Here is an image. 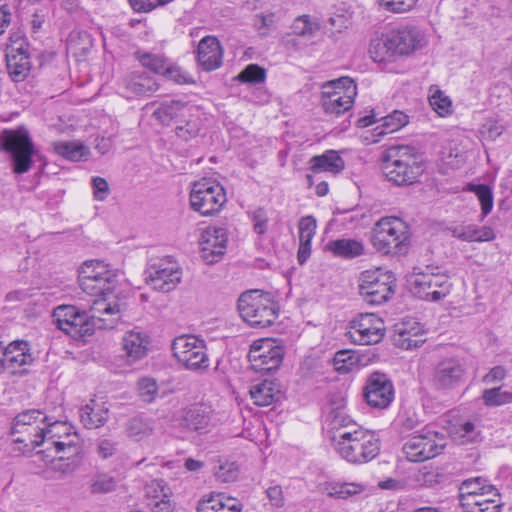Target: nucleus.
<instances>
[{
    "label": "nucleus",
    "mask_w": 512,
    "mask_h": 512,
    "mask_svg": "<svg viewBox=\"0 0 512 512\" xmlns=\"http://www.w3.org/2000/svg\"><path fill=\"white\" fill-rule=\"evenodd\" d=\"M327 249L335 256L352 259L364 254V245L356 239H337L328 242Z\"/></svg>",
    "instance_id": "c9c22d12"
},
{
    "label": "nucleus",
    "mask_w": 512,
    "mask_h": 512,
    "mask_svg": "<svg viewBox=\"0 0 512 512\" xmlns=\"http://www.w3.org/2000/svg\"><path fill=\"white\" fill-rule=\"evenodd\" d=\"M266 71L264 68L257 64L248 65L243 71H241L237 79L242 83L257 84L265 81Z\"/></svg>",
    "instance_id": "6e6d98bb"
},
{
    "label": "nucleus",
    "mask_w": 512,
    "mask_h": 512,
    "mask_svg": "<svg viewBox=\"0 0 512 512\" xmlns=\"http://www.w3.org/2000/svg\"><path fill=\"white\" fill-rule=\"evenodd\" d=\"M333 421L331 441L337 453L352 464H363L373 460L380 452V439L370 430L355 424L337 426Z\"/></svg>",
    "instance_id": "f03ea898"
},
{
    "label": "nucleus",
    "mask_w": 512,
    "mask_h": 512,
    "mask_svg": "<svg viewBox=\"0 0 512 512\" xmlns=\"http://www.w3.org/2000/svg\"><path fill=\"white\" fill-rule=\"evenodd\" d=\"M104 316L105 315H101L100 319H92L91 308L89 309V315L85 311L78 310L71 320L70 325L66 328V334L72 337L91 334L92 326L99 329L113 328L118 316H113L112 319L105 318Z\"/></svg>",
    "instance_id": "412c9836"
},
{
    "label": "nucleus",
    "mask_w": 512,
    "mask_h": 512,
    "mask_svg": "<svg viewBox=\"0 0 512 512\" xmlns=\"http://www.w3.org/2000/svg\"><path fill=\"white\" fill-rule=\"evenodd\" d=\"M26 46L24 42H13L7 46V69L14 81L24 80L30 71L31 63Z\"/></svg>",
    "instance_id": "aec40b11"
},
{
    "label": "nucleus",
    "mask_w": 512,
    "mask_h": 512,
    "mask_svg": "<svg viewBox=\"0 0 512 512\" xmlns=\"http://www.w3.org/2000/svg\"><path fill=\"white\" fill-rule=\"evenodd\" d=\"M465 380V368L456 358H445L438 362L432 374V385L437 391H451Z\"/></svg>",
    "instance_id": "a211bd4d"
},
{
    "label": "nucleus",
    "mask_w": 512,
    "mask_h": 512,
    "mask_svg": "<svg viewBox=\"0 0 512 512\" xmlns=\"http://www.w3.org/2000/svg\"><path fill=\"white\" fill-rule=\"evenodd\" d=\"M452 435L460 443L471 442L476 437L475 425L471 421H466L454 427Z\"/></svg>",
    "instance_id": "bf43d9fd"
},
{
    "label": "nucleus",
    "mask_w": 512,
    "mask_h": 512,
    "mask_svg": "<svg viewBox=\"0 0 512 512\" xmlns=\"http://www.w3.org/2000/svg\"><path fill=\"white\" fill-rule=\"evenodd\" d=\"M136 56L142 66L157 74H163L168 64L167 59L161 55L137 52Z\"/></svg>",
    "instance_id": "603ef678"
},
{
    "label": "nucleus",
    "mask_w": 512,
    "mask_h": 512,
    "mask_svg": "<svg viewBox=\"0 0 512 512\" xmlns=\"http://www.w3.org/2000/svg\"><path fill=\"white\" fill-rule=\"evenodd\" d=\"M410 232L408 225L397 217L381 218L371 236L373 247L382 254H405L408 251Z\"/></svg>",
    "instance_id": "423d86ee"
},
{
    "label": "nucleus",
    "mask_w": 512,
    "mask_h": 512,
    "mask_svg": "<svg viewBox=\"0 0 512 512\" xmlns=\"http://www.w3.org/2000/svg\"><path fill=\"white\" fill-rule=\"evenodd\" d=\"M166 78L174 81L177 84L192 83V79L188 74L183 72L180 67L167 64L163 74Z\"/></svg>",
    "instance_id": "0e129e2a"
},
{
    "label": "nucleus",
    "mask_w": 512,
    "mask_h": 512,
    "mask_svg": "<svg viewBox=\"0 0 512 512\" xmlns=\"http://www.w3.org/2000/svg\"><path fill=\"white\" fill-rule=\"evenodd\" d=\"M291 29L294 35L310 40L319 34L320 23L315 17L301 15L293 21Z\"/></svg>",
    "instance_id": "37998d69"
},
{
    "label": "nucleus",
    "mask_w": 512,
    "mask_h": 512,
    "mask_svg": "<svg viewBox=\"0 0 512 512\" xmlns=\"http://www.w3.org/2000/svg\"><path fill=\"white\" fill-rule=\"evenodd\" d=\"M150 338L145 332L133 329L122 337V350L127 361L134 363L147 355Z\"/></svg>",
    "instance_id": "393cba45"
},
{
    "label": "nucleus",
    "mask_w": 512,
    "mask_h": 512,
    "mask_svg": "<svg viewBox=\"0 0 512 512\" xmlns=\"http://www.w3.org/2000/svg\"><path fill=\"white\" fill-rule=\"evenodd\" d=\"M166 495L167 494L164 491V486L162 484V481L153 480L145 486V496H146L147 502H153L157 498L161 499V498L165 497Z\"/></svg>",
    "instance_id": "69168bd1"
},
{
    "label": "nucleus",
    "mask_w": 512,
    "mask_h": 512,
    "mask_svg": "<svg viewBox=\"0 0 512 512\" xmlns=\"http://www.w3.org/2000/svg\"><path fill=\"white\" fill-rule=\"evenodd\" d=\"M174 357L185 368L193 371H203L209 367L206 343L203 339L184 334L176 337L172 342Z\"/></svg>",
    "instance_id": "9d476101"
},
{
    "label": "nucleus",
    "mask_w": 512,
    "mask_h": 512,
    "mask_svg": "<svg viewBox=\"0 0 512 512\" xmlns=\"http://www.w3.org/2000/svg\"><path fill=\"white\" fill-rule=\"evenodd\" d=\"M411 285L413 294L427 301H439L445 298L452 287L448 276L423 272L415 275Z\"/></svg>",
    "instance_id": "dca6fc26"
},
{
    "label": "nucleus",
    "mask_w": 512,
    "mask_h": 512,
    "mask_svg": "<svg viewBox=\"0 0 512 512\" xmlns=\"http://www.w3.org/2000/svg\"><path fill=\"white\" fill-rule=\"evenodd\" d=\"M422 327L416 321H403L395 325V342L402 349H412L424 343Z\"/></svg>",
    "instance_id": "bb28decb"
},
{
    "label": "nucleus",
    "mask_w": 512,
    "mask_h": 512,
    "mask_svg": "<svg viewBox=\"0 0 512 512\" xmlns=\"http://www.w3.org/2000/svg\"><path fill=\"white\" fill-rule=\"evenodd\" d=\"M145 279L153 289L169 292L180 282L181 271L178 264L171 259H159L147 266Z\"/></svg>",
    "instance_id": "2eb2a0df"
},
{
    "label": "nucleus",
    "mask_w": 512,
    "mask_h": 512,
    "mask_svg": "<svg viewBox=\"0 0 512 512\" xmlns=\"http://www.w3.org/2000/svg\"><path fill=\"white\" fill-rule=\"evenodd\" d=\"M176 135L184 140L189 141L198 136L200 132V119L198 112H191L185 118H181L175 127Z\"/></svg>",
    "instance_id": "a18cd8bd"
},
{
    "label": "nucleus",
    "mask_w": 512,
    "mask_h": 512,
    "mask_svg": "<svg viewBox=\"0 0 512 512\" xmlns=\"http://www.w3.org/2000/svg\"><path fill=\"white\" fill-rule=\"evenodd\" d=\"M212 409L206 404H195L187 408L183 415V425L190 430L205 431L211 420Z\"/></svg>",
    "instance_id": "7c9ffc66"
},
{
    "label": "nucleus",
    "mask_w": 512,
    "mask_h": 512,
    "mask_svg": "<svg viewBox=\"0 0 512 512\" xmlns=\"http://www.w3.org/2000/svg\"><path fill=\"white\" fill-rule=\"evenodd\" d=\"M469 191L476 194L481 204L482 218L486 217L493 208V192L492 189L485 184H470Z\"/></svg>",
    "instance_id": "de8ad7c7"
},
{
    "label": "nucleus",
    "mask_w": 512,
    "mask_h": 512,
    "mask_svg": "<svg viewBox=\"0 0 512 512\" xmlns=\"http://www.w3.org/2000/svg\"><path fill=\"white\" fill-rule=\"evenodd\" d=\"M429 103L439 116L445 117L452 113V101L438 88L429 96Z\"/></svg>",
    "instance_id": "3c124183"
},
{
    "label": "nucleus",
    "mask_w": 512,
    "mask_h": 512,
    "mask_svg": "<svg viewBox=\"0 0 512 512\" xmlns=\"http://www.w3.org/2000/svg\"><path fill=\"white\" fill-rule=\"evenodd\" d=\"M73 430V426L64 421L53 420L49 417L44 425L45 443L51 447H70L75 448L72 441H61V437H67L68 433Z\"/></svg>",
    "instance_id": "2f4dec72"
},
{
    "label": "nucleus",
    "mask_w": 512,
    "mask_h": 512,
    "mask_svg": "<svg viewBox=\"0 0 512 512\" xmlns=\"http://www.w3.org/2000/svg\"><path fill=\"white\" fill-rule=\"evenodd\" d=\"M381 171L385 179L398 187L418 182L424 168L418 160L414 147L392 145L381 154Z\"/></svg>",
    "instance_id": "7ed1b4c3"
},
{
    "label": "nucleus",
    "mask_w": 512,
    "mask_h": 512,
    "mask_svg": "<svg viewBox=\"0 0 512 512\" xmlns=\"http://www.w3.org/2000/svg\"><path fill=\"white\" fill-rule=\"evenodd\" d=\"M473 508H464V512H500L501 498L498 490L490 485L477 494Z\"/></svg>",
    "instance_id": "72a5a7b5"
},
{
    "label": "nucleus",
    "mask_w": 512,
    "mask_h": 512,
    "mask_svg": "<svg viewBox=\"0 0 512 512\" xmlns=\"http://www.w3.org/2000/svg\"><path fill=\"white\" fill-rule=\"evenodd\" d=\"M53 147L58 155L75 162L86 160L90 154L89 148L79 141H58Z\"/></svg>",
    "instance_id": "4c0bfd02"
},
{
    "label": "nucleus",
    "mask_w": 512,
    "mask_h": 512,
    "mask_svg": "<svg viewBox=\"0 0 512 512\" xmlns=\"http://www.w3.org/2000/svg\"><path fill=\"white\" fill-rule=\"evenodd\" d=\"M316 220L312 216H305L299 221V243L311 245L316 233Z\"/></svg>",
    "instance_id": "4d7b16f0"
},
{
    "label": "nucleus",
    "mask_w": 512,
    "mask_h": 512,
    "mask_svg": "<svg viewBox=\"0 0 512 512\" xmlns=\"http://www.w3.org/2000/svg\"><path fill=\"white\" fill-rule=\"evenodd\" d=\"M251 219L253 221V229L258 235H263L267 231L268 216L263 208H257L251 212Z\"/></svg>",
    "instance_id": "e2e57ef3"
},
{
    "label": "nucleus",
    "mask_w": 512,
    "mask_h": 512,
    "mask_svg": "<svg viewBox=\"0 0 512 512\" xmlns=\"http://www.w3.org/2000/svg\"><path fill=\"white\" fill-rule=\"evenodd\" d=\"M238 310L242 319L254 328L271 326L278 318V305L268 292L249 290L238 299Z\"/></svg>",
    "instance_id": "20e7f679"
},
{
    "label": "nucleus",
    "mask_w": 512,
    "mask_h": 512,
    "mask_svg": "<svg viewBox=\"0 0 512 512\" xmlns=\"http://www.w3.org/2000/svg\"><path fill=\"white\" fill-rule=\"evenodd\" d=\"M388 33L381 38L372 39L369 46V53L374 62H392L396 55L393 46L389 43Z\"/></svg>",
    "instance_id": "ea45409f"
},
{
    "label": "nucleus",
    "mask_w": 512,
    "mask_h": 512,
    "mask_svg": "<svg viewBox=\"0 0 512 512\" xmlns=\"http://www.w3.org/2000/svg\"><path fill=\"white\" fill-rule=\"evenodd\" d=\"M363 396L370 407L385 409L394 399L393 383L386 374L373 372L366 380Z\"/></svg>",
    "instance_id": "f3484780"
},
{
    "label": "nucleus",
    "mask_w": 512,
    "mask_h": 512,
    "mask_svg": "<svg viewBox=\"0 0 512 512\" xmlns=\"http://www.w3.org/2000/svg\"><path fill=\"white\" fill-rule=\"evenodd\" d=\"M116 486L114 478L107 474H97L91 484L92 492L106 493L112 491Z\"/></svg>",
    "instance_id": "052dcab7"
},
{
    "label": "nucleus",
    "mask_w": 512,
    "mask_h": 512,
    "mask_svg": "<svg viewBox=\"0 0 512 512\" xmlns=\"http://www.w3.org/2000/svg\"><path fill=\"white\" fill-rule=\"evenodd\" d=\"M228 241L227 231L223 227H208L201 235V256L208 264L219 261L224 255Z\"/></svg>",
    "instance_id": "6ab92c4d"
},
{
    "label": "nucleus",
    "mask_w": 512,
    "mask_h": 512,
    "mask_svg": "<svg viewBox=\"0 0 512 512\" xmlns=\"http://www.w3.org/2000/svg\"><path fill=\"white\" fill-rule=\"evenodd\" d=\"M310 169L313 173H339L344 169V160L334 150H328L310 159Z\"/></svg>",
    "instance_id": "473e14b6"
},
{
    "label": "nucleus",
    "mask_w": 512,
    "mask_h": 512,
    "mask_svg": "<svg viewBox=\"0 0 512 512\" xmlns=\"http://www.w3.org/2000/svg\"><path fill=\"white\" fill-rule=\"evenodd\" d=\"M126 97L149 95L158 89L153 77L143 72H132L122 80Z\"/></svg>",
    "instance_id": "c756f323"
},
{
    "label": "nucleus",
    "mask_w": 512,
    "mask_h": 512,
    "mask_svg": "<svg viewBox=\"0 0 512 512\" xmlns=\"http://www.w3.org/2000/svg\"><path fill=\"white\" fill-rule=\"evenodd\" d=\"M444 447L443 436L438 432L427 430L410 437L403 446V452L409 461L423 462L439 455Z\"/></svg>",
    "instance_id": "ddd939ff"
},
{
    "label": "nucleus",
    "mask_w": 512,
    "mask_h": 512,
    "mask_svg": "<svg viewBox=\"0 0 512 512\" xmlns=\"http://www.w3.org/2000/svg\"><path fill=\"white\" fill-rule=\"evenodd\" d=\"M227 202L224 187L215 180L202 179L193 184L190 192V205L201 215L218 213Z\"/></svg>",
    "instance_id": "1a4fd4ad"
},
{
    "label": "nucleus",
    "mask_w": 512,
    "mask_h": 512,
    "mask_svg": "<svg viewBox=\"0 0 512 512\" xmlns=\"http://www.w3.org/2000/svg\"><path fill=\"white\" fill-rule=\"evenodd\" d=\"M385 335L384 321L373 313L357 316L349 324L347 336L358 345H373L379 343Z\"/></svg>",
    "instance_id": "4468645a"
},
{
    "label": "nucleus",
    "mask_w": 512,
    "mask_h": 512,
    "mask_svg": "<svg viewBox=\"0 0 512 512\" xmlns=\"http://www.w3.org/2000/svg\"><path fill=\"white\" fill-rule=\"evenodd\" d=\"M365 489L366 486L358 482H331L325 486L327 495L337 499H347L364 492Z\"/></svg>",
    "instance_id": "79ce46f5"
},
{
    "label": "nucleus",
    "mask_w": 512,
    "mask_h": 512,
    "mask_svg": "<svg viewBox=\"0 0 512 512\" xmlns=\"http://www.w3.org/2000/svg\"><path fill=\"white\" fill-rule=\"evenodd\" d=\"M409 122V116L403 111L394 110L390 114L381 118V125L375 128L376 136H383L396 132L406 126Z\"/></svg>",
    "instance_id": "a19ab883"
},
{
    "label": "nucleus",
    "mask_w": 512,
    "mask_h": 512,
    "mask_svg": "<svg viewBox=\"0 0 512 512\" xmlns=\"http://www.w3.org/2000/svg\"><path fill=\"white\" fill-rule=\"evenodd\" d=\"M125 433L129 438L141 441L152 435L153 426L150 420L142 416H135L126 422Z\"/></svg>",
    "instance_id": "c03bdc74"
},
{
    "label": "nucleus",
    "mask_w": 512,
    "mask_h": 512,
    "mask_svg": "<svg viewBox=\"0 0 512 512\" xmlns=\"http://www.w3.org/2000/svg\"><path fill=\"white\" fill-rule=\"evenodd\" d=\"M454 237L467 242L491 241L495 238V233L490 227H477L475 225L457 226L452 230Z\"/></svg>",
    "instance_id": "e433bc0d"
},
{
    "label": "nucleus",
    "mask_w": 512,
    "mask_h": 512,
    "mask_svg": "<svg viewBox=\"0 0 512 512\" xmlns=\"http://www.w3.org/2000/svg\"><path fill=\"white\" fill-rule=\"evenodd\" d=\"M418 0H377L379 6L392 13L410 11Z\"/></svg>",
    "instance_id": "13d9d810"
},
{
    "label": "nucleus",
    "mask_w": 512,
    "mask_h": 512,
    "mask_svg": "<svg viewBox=\"0 0 512 512\" xmlns=\"http://www.w3.org/2000/svg\"><path fill=\"white\" fill-rule=\"evenodd\" d=\"M395 281L394 274L390 271L367 270L361 274L359 293L367 303L380 305L394 294Z\"/></svg>",
    "instance_id": "9b49d317"
},
{
    "label": "nucleus",
    "mask_w": 512,
    "mask_h": 512,
    "mask_svg": "<svg viewBox=\"0 0 512 512\" xmlns=\"http://www.w3.org/2000/svg\"><path fill=\"white\" fill-rule=\"evenodd\" d=\"M333 366L338 373L346 374L357 366V358L351 350H340L334 355Z\"/></svg>",
    "instance_id": "8fccbe9b"
},
{
    "label": "nucleus",
    "mask_w": 512,
    "mask_h": 512,
    "mask_svg": "<svg viewBox=\"0 0 512 512\" xmlns=\"http://www.w3.org/2000/svg\"><path fill=\"white\" fill-rule=\"evenodd\" d=\"M388 35L397 56L409 55L422 46L423 36L415 28L403 27L388 32Z\"/></svg>",
    "instance_id": "4be33fe9"
},
{
    "label": "nucleus",
    "mask_w": 512,
    "mask_h": 512,
    "mask_svg": "<svg viewBox=\"0 0 512 512\" xmlns=\"http://www.w3.org/2000/svg\"><path fill=\"white\" fill-rule=\"evenodd\" d=\"M81 289L97 298L91 304L92 319H100L101 315L119 316L126 308L124 297L114 292L117 274L108 264L99 260L83 263L79 271Z\"/></svg>",
    "instance_id": "f257e3e1"
},
{
    "label": "nucleus",
    "mask_w": 512,
    "mask_h": 512,
    "mask_svg": "<svg viewBox=\"0 0 512 512\" xmlns=\"http://www.w3.org/2000/svg\"><path fill=\"white\" fill-rule=\"evenodd\" d=\"M242 504L236 498L224 493H211L199 501L198 512H241Z\"/></svg>",
    "instance_id": "c85d7f7f"
},
{
    "label": "nucleus",
    "mask_w": 512,
    "mask_h": 512,
    "mask_svg": "<svg viewBox=\"0 0 512 512\" xmlns=\"http://www.w3.org/2000/svg\"><path fill=\"white\" fill-rule=\"evenodd\" d=\"M61 441L74 443L75 448L70 447H54L57 453L68 454V457H76L81 451V443L78 434L71 430L67 437H61Z\"/></svg>",
    "instance_id": "680f3d73"
},
{
    "label": "nucleus",
    "mask_w": 512,
    "mask_h": 512,
    "mask_svg": "<svg viewBox=\"0 0 512 512\" xmlns=\"http://www.w3.org/2000/svg\"><path fill=\"white\" fill-rule=\"evenodd\" d=\"M93 196L97 201H104L110 192L108 182L102 177L92 179Z\"/></svg>",
    "instance_id": "338daca9"
},
{
    "label": "nucleus",
    "mask_w": 512,
    "mask_h": 512,
    "mask_svg": "<svg viewBox=\"0 0 512 512\" xmlns=\"http://www.w3.org/2000/svg\"><path fill=\"white\" fill-rule=\"evenodd\" d=\"M2 355L6 369L15 372L17 368L29 365L33 362L29 344L26 341H14L2 348Z\"/></svg>",
    "instance_id": "cd10ccee"
},
{
    "label": "nucleus",
    "mask_w": 512,
    "mask_h": 512,
    "mask_svg": "<svg viewBox=\"0 0 512 512\" xmlns=\"http://www.w3.org/2000/svg\"><path fill=\"white\" fill-rule=\"evenodd\" d=\"M79 416L87 429H97L109 419V407L105 401L92 398L80 408Z\"/></svg>",
    "instance_id": "a878e982"
},
{
    "label": "nucleus",
    "mask_w": 512,
    "mask_h": 512,
    "mask_svg": "<svg viewBox=\"0 0 512 512\" xmlns=\"http://www.w3.org/2000/svg\"><path fill=\"white\" fill-rule=\"evenodd\" d=\"M78 308L72 305L59 306L54 310L53 318L57 328L66 333V328L76 315Z\"/></svg>",
    "instance_id": "864d4df0"
},
{
    "label": "nucleus",
    "mask_w": 512,
    "mask_h": 512,
    "mask_svg": "<svg viewBox=\"0 0 512 512\" xmlns=\"http://www.w3.org/2000/svg\"><path fill=\"white\" fill-rule=\"evenodd\" d=\"M283 357V347L271 338L255 340L248 353L252 369L260 373L277 370L283 361Z\"/></svg>",
    "instance_id": "f8f14e48"
},
{
    "label": "nucleus",
    "mask_w": 512,
    "mask_h": 512,
    "mask_svg": "<svg viewBox=\"0 0 512 512\" xmlns=\"http://www.w3.org/2000/svg\"><path fill=\"white\" fill-rule=\"evenodd\" d=\"M197 59L205 71H213L222 65L223 49L214 36H205L198 44Z\"/></svg>",
    "instance_id": "5701e85b"
},
{
    "label": "nucleus",
    "mask_w": 512,
    "mask_h": 512,
    "mask_svg": "<svg viewBox=\"0 0 512 512\" xmlns=\"http://www.w3.org/2000/svg\"><path fill=\"white\" fill-rule=\"evenodd\" d=\"M213 473L217 481L229 483L237 479L239 469L235 462L219 459L218 464L213 469Z\"/></svg>",
    "instance_id": "49530a36"
},
{
    "label": "nucleus",
    "mask_w": 512,
    "mask_h": 512,
    "mask_svg": "<svg viewBox=\"0 0 512 512\" xmlns=\"http://www.w3.org/2000/svg\"><path fill=\"white\" fill-rule=\"evenodd\" d=\"M490 486L482 477L464 480L459 487V500L462 508H473L477 503V494Z\"/></svg>",
    "instance_id": "f704fd0d"
},
{
    "label": "nucleus",
    "mask_w": 512,
    "mask_h": 512,
    "mask_svg": "<svg viewBox=\"0 0 512 512\" xmlns=\"http://www.w3.org/2000/svg\"><path fill=\"white\" fill-rule=\"evenodd\" d=\"M139 397L147 403L155 400L158 394V385L156 380L150 377H143L137 383Z\"/></svg>",
    "instance_id": "5fc2aeb1"
},
{
    "label": "nucleus",
    "mask_w": 512,
    "mask_h": 512,
    "mask_svg": "<svg viewBox=\"0 0 512 512\" xmlns=\"http://www.w3.org/2000/svg\"><path fill=\"white\" fill-rule=\"evenodd\" d=\"M0 147L9 155L14 173L24 174L30 170L35 147L24 126H19L16 129H4L0 134Z\"/></svg>",
    "instance_id": "0eeeda50"
},
{
    "label": "nucleus",
    "mask_w": 512,
    "mask_h": 512,
    "mask_svg": "<svg viewBox=\"0 0 512 512\" xmlns=\"http://www.w3.org/2000/svg\"><path fill=\"white\" fill-rule=\"evenodd\" d=\"M274 24L275 15L273 13L257 14L254 17V26L262 35H265Z\"/></svg>",
    "instance_id": "774afa93"
},
{
    "label": "nucleus",
    "mask_w": 512,
    "mask_h": 512,
    "mask_svg": "<svg viewBox=\"0 0 512 512\" xmlns=\"http://www.w3.org/2000/svg\"><path fill=\"white\" fill-rule=\"evenodd\" d=\"M49 421V416L38 409H28L18 413L11 426V434L15 444L21 453L33 451L36 447L45 443L44 425Z\"/></svg>",
    "instance_id": "39448f33"
},
{
    "label": "nucleus",
    "mask_w": 512,
    "mask_h": 512,
    "mask_svg": "<svg viewBox=\"0 0 512 512\" xmlns=\"http://www.w3.org/2000/svg\"><path fill=\"white\" fill-rule=\"evenodd\" d=\"M191 112H198V109L180 100H166L158 104L152 116L161 124L169 125L173 121L175 124L178 123L181 118H185Z\"/></svg>",
    "instance_id": "b1692460"
},
{
    "label": "nucleus",
    "mask_w": 512,
    "mask_h": 512,
    "mask_svg": "<svg viewBox=\"0 0 512 512\" xmlns=\"http://www.w3.org/2000/svg\"><path fill=\"white\" fill-rule=\"evenodd\" d=\"M277 385L269 380H264L255 384L250 389V395L254 403L258 406H268L279 397Z\"/></svg>",
    "instance_id": "58836bf2"
},
{
    "label": "nucleus",
    "mask_w": 512,
    "mask_h": 512,
    "mask_svg": "<svg viewBox=\"0 0 512 512\" xmlns=\"http://www.w3.org/2000/svg\"><path fill=\"white\" fill-rule=\"evenodd\" d=\"M482 399L486 406H501L512 403V392L503 391L501 387L485 389Z\"/></svg>",
    "instance_id": "09e8293b"
},
{
    "label": "nucleus",
    "mask_w": 512,
    "mask_h": 512,
    "mask_svg": "<svg viewBox=\"0 0 512 512\" xmlns=\"http://www.w3.org/2000/svg\"><path fill=\"white\" fill-rule=\"evenodd\" d=\"M356 95L357 87L353 79L341 77L323 84L322 107L326 113L338 116L352 107Z\"/></svg>",
    "instance_id": "6e6552de"
}]
</instances>
